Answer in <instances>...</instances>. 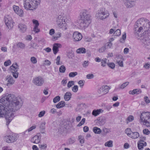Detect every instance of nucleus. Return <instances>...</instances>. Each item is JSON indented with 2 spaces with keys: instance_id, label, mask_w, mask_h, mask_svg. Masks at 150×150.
Masks as SVG:
<instances>
[{
  "instance_id": "nucleus-28",
  "label": "nucleus",
  "mask_w": 150,
  "mask_h": 150,
  "mask_svg": "<svg viewBox=\"0 0 150 150\" xmlns=\"http://www.w3.org/2000/svg\"><path fill=\"white\" fill-rule=\"evenodd\" d=\"M76 52L78 54L85 53L86 52V50L84 48L81 47L77 49Z\"/></svg>"
},
{
  "instance_id": "nucleus-60",
  "label": "nucleus",
  "mask_w": 150,
  "mask_h": 150,
  "mask_svg": "<svg viewBox=\"0 0 150 150\" xmlns=\"http://www.w3.org/2000/svg\"><path fill=\"white\" fill-rule=\"evenodd\" d=\"M108 66L109 67L112 68V69H113L115 67V64L114 63H110L108 64Z\"/></svg>"
},
{
  "instance_id": "nucleus-43",
  "label": "nucleus",
  "mask_w": 150,
  "mask_h": 150,
  "mask_svg": "<svg viewBox=\"0 0 150 150\" xmlns=\"http://www.w3.org/2000/svg\"><path fill=\"white\" fill-rule=\"evenodd\" d=\"M11 72L13 74V77L15 78H18V73L17 71H11Z\"/></svg>"
},
{
  "instance_id": "nucleus-50",
  "label": "nucleus",
  "mask_w": 150,
  "mask_h": 150,
  "mask_svg": "<svg viewBox=\"0 0 150 150\" xmlns=\"http://www.w3.org/2000/svg\"><path fill=\"white\" fill-rule=\"evenodd\" d=\"M78 86L77 85H75L72 88V90L74 92H76L78 91Z\"/></svg>"
},
{
  "instance_id": "nucleus-27",
  "label": "nucleus",
  "mask_w": 150,
  "mask_h": 150,
  "mask_svg": "<svg viewBox=\"0 0 150 150\" xmlns=\"http://www.w3.org/2000/svg\"><path fill=\"white\" fill-rule=\"evenodd\" d=\"M65 103L64 101H61L59 102L56 105V107L57 108H60L63 107L65 105Z\"/></svg>"
},
{
  "instance_id": "nucleus-39",
  "label": "nucleus",
  "mask_w": 150,
  "mask_h": 150,
  "mask_svg": "<svg viewBox=\"0 0 150 150\" xmlns=\"http://www.w3.org/2000/svg\"><path fill=\"white\" fill-rule=\"evenodd\" d=\"M125 133H126L128 136L129 137V136H130L131 133H132L131 131V129L130 128H128L126 129L125 131Z\"/></svg>"
},
{
  "instance_id": "nucleus-51",
  "label": "nucleus",
  "mask_w": 150,
  "mask_h": 150,
  "mask_svg": "<svg viewBox=\"0 0 150 150\" xmlns=\"http://www.w3.org/2000/svg\"><path fill=\"white\" fill-rule=\"evenodd\" d=\"M85 81L83 80H80L78 82L79 84L80 85V87L82 88L84 85Z\"/></svg>"
},
{
  "instance_id": "nucleus-12",
  "label": "nucleus",
  "mask_w": 150,
  "mask_h": 150,
  "mask_svg": "<svg viewBox=\"0 0 150 150\" xmlns=\"http://www.w3.org/2000/svg\"><path fill=\"white\" fill-rule=\"evenodd\" d=\"M32 22L34 26L33 31L35 33H37L40 32V29L38 28V26L39 25L38 21L36 20L33 19Z\"/></svg>"
},
{
  "instance_id": "nucleus-23",
  "label": "nucleus",
  "mask_w": 150,
  "mask_h": 150,
  "mask_svg": "<svg viewBox=\"0 0 150 150\" xmlns=\"http://www.w3.org/2000/svg\"><path fill=\"white\" fill-rule=\"evenodd\" d=\"M71 94L69 92H67L64 96V98L66 101L69 100L71 98Z\"/></svg>"
},
{
  "instance_id": "nucleus-30",
  "label": "nucleus",
  "mask_w": 150,
  "mask_h": 150,
  "mask_svg": "<svg viewBox=\"0 0 150 150\" xmlns=\"http://www.w3.org/2000/svg\"><path fill=\"white\" fill-rule=\"evenodd\" d=\"M141 19H138V20L135 23V26L137 27H135V29L137 28H138L139 27L141 26L140 25L143 24V21H141Z\"/></svg>"
},
{
  "instance_id": "nucleus-59",
  "label": "nucleus",
  "mask_w": 150,
  "mask_h": 150,
  "mask_svg": "<svg viewBox=\"0 0 150 150\" xmlns=\"http://www.w3.org/2000/svg\"><path fill=\"white\" fill-rule=\"evenodd\" d=\"M13 8L16 13L19 10L18 6L15 5L13 6Z\"/></svg>"
},
{
  "instance_id": "nucleus-6",
  "label": "nucleus",
  "mask_w": 150,
  "mask_h": 150,
  "mask_svg": "<svg viewBox=\"0 0 150 150\" xmlns=\"http://www.w3.org/2000/svg\"><path fill=\"white\" fill-rule=\"evenodd\" d=\"M6 106H4L0 104V117H2L4 116H6V125H8V118H6V116L8 112V109L6 108Z\"/></svg>"
},
{
  "instance_id": "nucleus-36",
  "label": "nucleus",
  "mask_w": 150,
  "mask_h": 150,
  "mask_svg": "<svg viewBox=\"0 0 150 150\" xmlns=\"http://www.w3.org/2000/svg\"><path fill=\"white\" fill-rule=\"evenodd\" d=\"M66 69V68L64 66L62 65L59 68V72L61 73H64L65 72Z\"/></svg>"
},
{
  "instance_id": "nucleus-4",
  "label": "nucleus",
  "mask_w": 150,
  "mask_h": 150,
  "mask_svg": "<svg viewBox=\"0 0 150 150\" xmlns=\"http://www.w3.org/2000/svg\"><path fill=\"white\" fill-rule=\"evenodd\" d=\"M109 13L104 8H101L96 13V17L99 19H106L109 18Z\"/></svg>"
},
{
  "instance_id": "nucleus-25",
  "label": "nucleus",
  "mask_w": 150,
  "mask_h": 150,
  "mask_svg": "<svg viewBox=\"0 0 150 150\" xmlns=\"http://www.w3.org/2000/svg\"><path fill=\"white\" fill-rule=\"evenodd\" d=\"M139 134L137 132H132V133H131L130 136H129L130 137L134 139H136L139 137Z\"/></svg>"
},
{
  "instance_id": "nucleus-63",
  "label": "nucleus",
  "mask_w": 150,
  "mask_h": 150,
  "mask_svg": "<svg viewBox=\"0 0 150 150\" xmlns=\"http://www.w3.org/2000/svg\"><path fill=\"white\" fill-rule=\"evenodd\" d=\"M144 100L146 103H150V100L147 96H145L144 97Z\"/></svg>"
},
{
  "instance_id": "nucleus-42",
  "label": "nucleus",
  "mask_w": 150,
  "mask_h": 150,
  "mask_svg": "<svg viewBox=\"0 0 150 150\" xmlns=\"http://www.w3.org/2000/svg\"><path fill=\"white\" fill-rule=\"evenodd\" d=\"M85 121V119L84 118H83L81 122L77 125V127H79L81 126L82 125H83Z\"/></svg>"
},
{
  "instance_id": "nucleus-18",
  "label": "nucleus",
  "mask_w": 150,
  "mask_h": 150,
  "mask_svg": "<svg viewBox=\"0 0 150 150\" xmlns=\"http://www.w3.org/2000/svg\"><path fill=\"white\" fill-rule=\"evenodd\" d=\"M5 22L6 26L9 29L13 27V22L12 19H5Z\"/></svg>"
},
{
  "instance_id": "nucleus-56",
  "label": "nucleus",
  "mask_w": 150,
  "mask_h": 150,
  "mask_svg": "<svg viewBox=\"0 0 150 150\" xmlns=\"http://www.w3.org/2000/svg\"><path fill=\"white\" fill-rule=\"evenodd\" d=\"M45 113V111H42L40 112L39 114L38 115V116L39 117H41L44 116Z\"/></svg>"
},
{
  "instance_id": "nucleus-2",
  "label": "nucleus",
  "mask_w": 150,
  "mask_h": 150,
  "mask_svg": "<svg viewBox=\"0 0 150 150\" xmlns=\"http://www.w3.org/2000/svg\"><path fill=\"white\" fill-rule=\"evenodd\" d=\"M24 7L25 9L33 10L37 7L41 0H24Z\"/></svg>"
},
{
  "instance_id": "nucleus-54",
  "label": "nucleus",
  "mask_w": 150,
  "mask_h": 150,
  "mask_svg": "<svg viewBox=\"0 0 150 150\" xmlns=\"http://www.w3.org/2000/svg\"><path fill=\"white\" fill-rule=\"evenodd\" d=\"M60 57L59 56H58L57 57V58L56 59V64L57 65H59L60 64Z\"/></svg>"
},
{
  "instance_id": "nucleus-3",
  "label": "nucleus",
  "mask_w": 150,
  "mask_h": 150,
  "mask_svg": "<svg viewBox=\"0 0 150 150\" xmlns=\"http://www.w3.org/2000/svg\"><path fill=\"white\" fill-rule=\"evenodd\" d=\"M140 121L147 127H150V113L144 112L142 113L140 116Z\"/></svg>"
},
{
  "instance_id": "nucleus-46",
  "label": "nucleus",
  "mask_w": 150,
  "mask_h": 150,
  "mask_svg": "<svg viewBox=\"0 0 150 150\" xmlns=\"http://www.w3.org/2000/svg\"><path fill=\"white\" fill-rule=\"evenodd\" d=\"M30 60L32 63L33 64H36L37 62L36 58L35 57H32L31 58Z\"/></svg>"
},
{
  "instance_id": "nucleus-61",
  "label": "nucleus",
  "mask_w": 150,
  "mask_h": 150,
  "mask_svg": "<svg viewBox=\"0 0 150 150\" xmlns=\"http://www.w3.org/2000/svg\"><path fill=\"white\" fill-rule=\"evenodd\" d=\"M88 61H85L83 63V66L84 67H86L88 66Z\"/></svg>"
},
{
  "instance_id": "nucleus-11",
  "label": "nucleus",
  "mask_w": 150,
  "mask_h": 150,
  "mask_svg": "<svg viewBox=\"0 0 150 150\" xmlns=\"http://www.w3.org/2000/svg\"><path fill=\"white\" fill-rule=\"evenodd\" d=\"M34 83L36 85L38 86H41L44 83V80L41 77H36L33 80Z\"/></svg>"
},
{
  "instance_id": "nucleus-32",
  "label": "nucleus",
  "mask_w": 150,
  "mask_h": 150,
  "mask_svg": "<svg viewBox=\"0 0 150 150\" xmlns=\"http://www.w3.org/2000/svg\"><path fill=\"white\" fill-rule=\"evenodd\" d=\"M64 20V22L63 21V19H58L57 22V23L59 26H60L63 24L65 23V19Z\"/></svg>"
},
{
  "instance_id": "nucleus-8",
  "label": "nucleus",
  "mask_w": 150,
  "mask_h": 150,
  "mask_svg": "<svg viewBox=\"0 0 150 150\" xmlns=\"http://www.w3.org/2000/svg\"><path fill=\"white\" fill-rule=\"evenodd\" d=\"M142 42L144 47L147 49H150V38L149 37L145 36L142 40Z\"/></svg>"
},
{
  "instance_id": "nucleus-57",
  "label": "nucleus",
  "mask_w": 150,
  "mask_h": 150,
  "mask_svg": "<svg viewBox=\"0 0 150 150\" xmlns=\"http://www.w3.org/2000/svg\"><path fill=\"white\" fill-rule=\"evenodd\" d=\"M143 67L146 69H149L150 68V64L148 63H146L144 65Z\"/></svg>"
},
{
  "instance_id": "nucleus-40",
  "label": "nucleus",
  "mask_w": 150,
  "mask_h": 150,
  "mask_svg": "<svg viewBox=\"0 0 150 150\" xmlns=\"http://www.w3.org/2000/svg\"><path fill=\"white\" fill-rule=\"evenodd\" d=\"M31 47L34 49H37L38 47V46L36 43L32 42L31 44Z\"/></svg>"
},
{
  "instance_id": "nucleus-34",
  "label": "nucleus",
  "mask_w": 150,
  "mask_h": 150,
  "mask_svg": "<svg viewBox=\"0 0 150 150\" xmlns=\"http://www.w3.org/2000/svg\"><path fill=\"white\" fill-rule=\"evenodd\" d=\"M126 33H125L122 36V38L120 40V42L122 43H124L125 42V40L126 39Z\"/></svg>"
},
{
  "instance_id": "nucleus-19",
  "label": "nucleus",
  "mask_w": 150,
  "mask_h": 150,
  "mask_svg": "<svg viewBox=\"0 0 150 150\" xmlns=\"http://www.w3.org/2000/svg\"><path fill=\"white\" fill-rule=\"evenodd\" d=\"M61 46V45L59 43H54L53 45L52 50L54 54H56L59 51V48Z\"/></svg>"
},
{
  "instance_id": "nucleus-24",
  "label": "nucleus",
  "mask_w": 150,
  "mask_h": 150,
  "mask_svg": "<svg viewBox=\"0 0 150 150\" xmlns=\"http://www.w3.org/2000/svg\"><path fill=\"white\" fill-rule=\"evenodd\" d=\"M146 142H142L139 141L138 143V147L140 150L142 149L144 146H146Z\"/></svg>"
},
{
  "instance_id": "nucleus-20",
  "label": "nucleus",
  "mask_w": 150,
  "mask_h": 150,
  "mask_svg": "<svg viewBox=\"0 0 150 150\" xmlns=\"http://www.w3.org/2000/svg\"><path fill=\"white\" fill-rule=\"evenodd\" d=\"M142 92L141 90L140 89L137 88L134 89L133 91H130L129 93L130 94L134 95V94H139Z\"/></svg>"
},
{
  "instance_id": "nucleus-45",
  "label": "nucleus",
  "mask_w": 150,
  "mask_h": 150,
  "mask_svg": "<svg viewBox=\"0 0 150 150\" xmlns=\"http://www.w3.org/2000/svg\"><path fill=\"white\" fill-rule=\"evenodd\" d=\"M16 13L20 16H22L23 14V11L21 9H19L17 12H16Z\"/></svg>"
},
{
  "instance_id": "nucleus-49",
  "label": "nucleus",
  "mask_w": 150,
  "mask_h": 150,
  "mask_svg": "<svg viewBox=\"0 0 150 150\" xmlns=\"http://www.w3.org/2000/svg\"><path fill=\"white\" fill-rule=\"evenodd\" d=\"M39 146L40 148L45 149V150L46 149L47 146V145L46 144L43 145L39 144Z\"/></svg>"
},
{
  "instance_id": "nucleus-14",
  "label": "nucleus",
  "mask_w": 150,
  "mask_h": 150,
  "mask_svg": "<svg viewBox=\"0 0 150 150\" xmlns=\"http://www.w3.org/2000/svg\"><path fill=\"white\" fill-rule=\"evenodd\" d=\"M73 37L75 41H79L82 38V35L78 32H74L73 34Z\"/></svg>"
},
{
  "instance_id": "nucleus-22",
  "label": "nucleus",
  "mask_w": 150,
  "mask_h": 150,
  "mask_svg": "<svg viewBox=\"0 0 150 150\" xmlns=\"http://www.w3.org/2000/svg\"><path fill=\"white\" fill-rule=\"evenodd\" d=\"M103 110L102 109L93 110L92 112V114L95 116H96L99 115L101 112H103Z\"/></svg>"
},
{
  "instance_id": "nucleus-41",
  "label": "nucleus",
  "mask_w": 150,
  "mask_h": 150,
  "mask_svg": "<svg viewBox=\"0 0 150 150\" xmlns=\"http://www.w3.org/2000/svg\"><path fill=\"white\" fill-rule=\"evenodd\" d=\"M77 74V73L76 72H71L69 74V76L70 77H74Z\"/></svg>"
},
{
  "instance_id": "nucleus-53",
  "label": "nucleus",
  "mask_w": 150,
  "mask_h": 150,
  "mask_svg": "<svg viewBox=\"0 0 150 150\" xmlns=\"http://www.w3.org/2000/svg\"><path fill=\"white\" fill-rule=\"evenodd\" d=\"M86 77L87 79H91L94 77V75L93 74H88L86 75Z\"/></svg>"
},
{
  "instance_id": "nucleus-16",
  "label": "nucleus",
  "mask_w": 150,
  "mask_h": 150,
  "mask_svg": "<svg viewBox=\"0 0 150 150\" xmlns=\"http://www.w3.org/2000/svg\"><path fill=\"white\" fill-rule=\"evenodd\" d=\"M79 21L83 27H87L91 22V19H79Z\"/></svg>"
},
{
  "instance_id": "nucleus-5",
  "label": "nucleus",
  "mask_w": 150,
  "mask_h": 150,
  "mask_svg": "<svg viewBox=\"0 0 150 150\" xmlns=\"http://www.w3.org/2000/svg\"><path fill=\"white\" fill-rule=\"evenodd\" d=\"M18 137L16 134L13 133L10 135L5 136L4 139L6 142L9 143L16 141Z\"/></svg>"
},
{
  "instance_id": "nucleus-26",
  "label": "nucleus",
  "mask_w": 150,
  "mask_h": 150,
  "mask_svg": "<svg viewBox=\"0 0 150 150\" xmlns=\"http://www.w3.org/2000/svg\"><path fill=\"white\" fill-rule=\"evenodd\" d=\"M18 27L21 32L24 33L26 31L27 28L25 25L20 24L18 25Z\"/></svg>"
},
{
  "instance_id": "nucleus-17",
  "label": "nucleus",
  "mask_w": 150,
  "mask_h": 150,
  "mask_svg": "<svg viewBox=\"0 0 150 150\" xmlns=\"http://www.w3.org/2000/svg\"><path fill=\"white\" fill-rule=\"evenodd\" d=\"M97 120L98 121L97 122L98 125H104L105 123L106 118L105 117L101 116L98 117Z\"/></svg>"
},
{
  "instance_id": "nucleus-58",
  "label": "nucleus",
  "mask_w": 150,
  "mask_h": 150,
  "mask_svg": "<svg viewBox=\"0 0 150 150\" xmlns=\"http://www.w3.org/2000/svg\"><path fill=\"white\" fill-rule=\"evenodd\" d=\"M103 134L104 135H106L108 132V130L107 128H104L103 129Z\"/></svg>"
},
{
  "instance_id": "nucleus-64",
  "label": "nucleus",
  "mask_w": 150,
  "mask_h": 150,
  "mask_svg": "<svg viewBox=\"0 0 150 150\" xmlns=\"http://www.w3.org/2000/svg\"><path fill=\"white\" fill-rule=\"evenodd\" d=\"M36 127V126L35 125L31 127H30L28 129V132H30L32 131L33 129H35Z\"/></svg>"
},
{
  "instance_id": "nucleus-1",
  "label": "nucleus",
  "mask_w": 150,
  "mask_h": 150,
  "mask_svg": "<svg viewBox=\"0 0 150 150\" xmlns=\"http://www.w3.org/2000/svg\"><path fill=\"white\" fill-rule=\"evenodd\" d=\"M21 99L19 97H16L14 95L6 94L5 96L0 99V102L4 106L8 108V112L7 114L6 118H8L9 124L16 115L15 112L19 110L22 106L20 101Z\"/></svg>"
},
{
  "instance_id": "nucleus-13",
  "label": "nucleus",
  "mask_w": 150,
  "mask_h": 150,
  "mask_svg": "<svg viewBox=\"0 0 150 150\" xmlns=\"http://www.w3.org/2000/svg\"><path fill=\"white\" fill-rule=\"evenodd\" d=\"M91 17V15L88 14L87 11L85 10L81 12L79 16L80 19H90Z\"/></svg>"
},
{
  "instance_id": "nucleus-55",
  "label": "nucleus",
  "mask_w": 150,
  "mask_h": 150,
  "mask_svg": "<svg viewBox=\"0 0 150 150\" xmlns=\"http://www.w3.org/2000/svg\"><path fill=\"white\" fill-rule=\"evenodd\" d=\"M11 64V61L10 60H8L5 62L4 63V65L6 66L9 65Z\"/></svg>"
},
{
  "instance_id": "nucleus-38",
  "label": "nucleus",
  "mask_w": 150,
  "mask_h": 150,
  "mask_svg": "<svg viewBox=\"0 0 150 150\" xmlns=\"http://www.w3.org/2000/svg\"><path fill=\"white\" fill-rule=\"evenodd\" d=\"M121 34L120 30L119 29L117 30L114 33L113 35L115 36H119Z\"/></svg>"
},
{
  "instance_id": "nucleus-52",
  "label": "nucleus",
  "mask_w": 150,
  "mask_h": 150,
  "mask_svg": "<svg viewBox=\"0 0 150 150\" xmlns=\"http://www.w3.org/2000/svg\"><path fill=\"white\" fill-rule=\"evenodd\" d=\"M134 119V117L132 115H130L127 117V120L129 122H130L132 121Z\"/></svg>"
},
{
  "instance_id": "nucleus-62",
  "label": "nucleus",
  "mask_w": 150,
  "mask_h": 150,
  "mask_svg": "<svg viewBox=\"0 0 150 150\" xmlns=\"http://www.w3.org/2000/svg\"><path fill=\"white\" fill-rule=\"evenodd\" d=\"M143 132L144 134L148 135L149 134L150 132L148 129H145L143 130Z\"/></svg>"
},
{
  "instance_id": "nucleus-7",
  "label": "nucleus",
  "mask_w": 150,
  "mask_h": 150,
  "mask_svg": "<svg viewBox=\"0 0 150 150\" xmlns=\"http://www.w3.org/2000/svg\"><path fill=\"white\" fill-rule=\"evenodd\" d=\"M110 88L107 86H103L99 88L98 90V93L101 95L107 93Z\"/></svg>"
},
{
  "instance_id": "nucleus-15",
  "label": "nucleus",
  "mask_w": 150,
  "mask_h": 150,
  "mask_svg": "<svg viewBox=\"0 0 150 150\" xmlns=\"http://www.w3.org/2000/svg\"><path fill=\"white\" fill-rule=\"evenodd\" d=\"M6 79L7 81L6 85L8 86H11L14 83L15 81L13 79L12 76L11 75L7 76Z\"/></svg>"
},
{
  "instance_id": "nucleus-31",
  "label": "nucleus",
  "mask_w": 150,
  "mask_h": 150,
  "mask_svg": "<svg viewBox=\"0 0 150 150\" xmlns=\"http://www.w3.org/2000/svg\"><path fill=\"white\" fill-rule=\"evenodd\" d=\"M17 48L21 49H24L25 47V44L22 42L18 43L17 44Z\"/></svg>"
},
{
  "instance_id": "nucleus-48",
  "label": "nucleus",
  "mask_w": 150,
  "mask_h": 150,
  "mask_svg": "<svg viewBox=\"0 0 150 150\" xmlns=\"http://www.w3.org/2000/svg\"><path fill=\"white\" fill-rule=\"evenodd\" d=\"M45 122H42L40 124V129H45Z\"/></svg>"
},
{
  "instance_id": "nucleus-10",
  "label": "nucleus",
  "mask_w": 150,
  "mask_h": 150,
  "mask_svg": "<svg viewBox=\"0 0 150 150\" xmlns=\"http://www.w3.org/2000/svg\"><path fill=\"white\" fill-rule=\"evenodd\" d=\"M41 135L40 133L37 134L31 139V142L35 144L39 143L41 140Z\"/></svg>"
},
{
  "instance_id": "nucleus-37",
  "label": "nucleus",
  "mask_w": 150,
  "mask_h": 150,
  "mask_svg": "<svg viewBox=\"0 0 150 150\" xmlns=\"http://www.w3.org/2000/svg\"><path fill=\"white\" fill-rule=\"evenodd\" d=\"M60 97L59 96H57L54 97L53 99V102L54 103H56L60 101Z\"/></svg>"
},
{
  "instance_id": "nucleus-9",
  "label": "nucleus",
  "mask_w": 150,
  "mask_h": 150,
  "mask_svg": "<svg viewBox=\"0 0 150 150\" xmlns=\"http://www.w3.org/2000/svg\"><path fill=\"white\" fill-rule=\"evenodd\" d=\"M123 1L127 8H131L135 6L136 0H123Z\"/></svg>"
},
{
  "instance_id": "nucleus-29",
  "label": "nucleus",
  "mask_w": 150,
  "mask_h": 150,
  "mask_svg": "<svg viewBox=\"0 0 150 150\" xmlns=\"http://www.w3.org/2000/svg\"><path fill=\"white\" fill-rule=\"evenodd\" d=\"M93 131L96 134H100L101 132V129L97 127H94L93 129Z\"/></svg>"
},
{
  "instance_id": "nucleus-44",
  "label": "nucleus",
  "mask_w": 150,
  "mask_h": 150,
  "mask_svg": "<svg viewBox=\"0 0 150 150\" xmlns=\"http://www.w3.org/2000/svg\"><path fill=\"white\" fill-rule=\"evenodd\" d=\"M106 49V47L105 45H104L101 48L99 49V52L102 53L104 52Z\"/></svg>"
},
{
  "instance_id": "nucleus-47",
  "label": "nucleus",
  "mask_w": 150,
  "mask_h": 150,
  "mask_svg": "<svg viewBox=\"0 0 150 150\" xmlns=\"http://www.w3.org/2000/svg\"><path fill=\"white\" fill-rule=\"evenodd\" d=\"M74 81H69L67 84V87L68 88H70L72 85H74Z\"/></svg>"
},
{
  "instance_id": "nucleus-33",
  "label": "nucleus",
  "mask_w": 150,
  "mask_h": 150,
  "mask_svg": "<svg viewBox=\"0 0 150 150\" xmlns=\"http://www.w3.org/2000/svg\"><path fill=\"white\" fill-rule=\"evenodd\" d=\"M105 146L109 147H112L113 146L112 141L111 140H110L108 142L105 143Z\"/></svg>"
},
{
  "instance_id": "nucleus-21",
  "label": "nucleus",
  "mask_w": 150,
  "mask_h": 150,
  "mask_svg": "<svg viewBox=\"0 0 150 150\" xmlns=\"http://www.w3.org/2000/svg\"><path fill=\"white\" fill-rule=\"evenodd\" d=\"M18 69V66L16 63L13 64L10 67V70L11 71H17Z\"/></svg>"
},
{
  "instance_id": "nucleus-35",
  "label": "nucleus",
  "mask_w": 150,
  "mask_h": 150,
  "mask_svg": "<svg viewBox=\"0 0 150 150\" xmlns=\"http://www.w3.org/2000/svg\"><path fill=\"white\" fill-rule=\"evenodd\" d=\"M129 83V82H125V83L120 85V86H119V88L122 89H123L126 86L128 85Z\"/></svg>"
}]
</instances>
